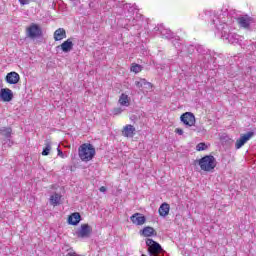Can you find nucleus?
I'll return each mask as SVG.
<instances>
[{
	"instance_id": "obj_21",
	"label": "nucleus",
	"mask_w": 256,
	"mask_h": 256,
	"mask_svg": "<svg viewBox=\"0 0 256 256\" xmlns=\"http://www.w3.org/2000/svg\"><path fill=\"white\" fill-rule=\"evenodd\" d=\"M130 71L135 74L141 73L143 71V66H141L137 63H132L131 67H130Z\"/></svg>"
},
{
	"instance_id": "obj_4",
	"label": "nucleus",
	"mask_w": 256,
	"mask_h": 256,
	"mask_svg": "<svg viewBox=\"0 0 256 256\" xmlns=\"http://www.w3.org/2000/svg\"><path fill=\"white\" fill-rule=\"evenodd\" d=\"M180 121L186 127V129H191V127H195L197 124V119L195 118V114L193 112H185L180 116Z\"/></svg>"
},
{
	"instance_id": "obj_27",
	"label": "nucleus",
	"mask_w": 256,
	"mask_h": 256,
	"mask_svg": "<svg viewBox=\"0 0 256 256\" xmlns=\"http://www.w3.org/2000/svg\"><path fill=\"white\" fill-rule=\"evenodd\" d=\"M58 156L61 157V159H65V155L63 154V151L58 149Z\"/></svg>"
},
{
	"instance_id": "obj_26",
	"label": "nucleus",
	"mask_w": 256,
	"mask_h": 256,
	"mask_svg": "<svg viewBox=\"0 0 256 256\" xmlns=\"http://www.w3.org/2000/svg\"><path fill=\"white\" fill-rule=\"evenodd\" d=\"M175 133H177V135H183L184 131L182 128H176Z\"/></svg>"
},
{
	"instance_id": "obj_6",
	"label": "nucleus",
	"mask_w": 256,
	"mask_h": 256,
	"mask_svg": "<svg viewBox=\"0 0 256 256\" xmlns=\"http://www.w3.org/2000/svg\"><path fill=\"white\" fill-rule=\"evenodd\" d=\"M130 221L133 223V225L142 226L147 223V218L145 217V215L137 212L130 217Z\"/></svg>"
},
{
	"instance_id": "obj_8",
	"label": "nucleus",
	"mask_w": 256,
	"mask_h": 256,
	"mask_svg": "<svg viewBox=\"0 0 256 256\" xmlns=\"http://www.w3.org/2000/svg\"><path fill=\"white\" fill-rule=\"evenodd\" d=\"M91 233H93V228H91L89 224H82L80 230L77 233V236L80 239H85L86 237H89Z\"/></svg>"
},
{
	"instance_id": "obj_18",
	"label": "nucleus",
	"mask_w": 256,
	"mask_h": 256,
	"mask_svg": "<svg viewBox=\"0 0 256 256\" xmlns=\"http://www.w3.org/2000/svg\"><path fill=\"white\" fill-rule=\"evenodd\" d=\"M169 211H171V206L166 202L162 203L158 209L160 217H167V215H169Z\"/></svg>"
},
{
	"instance_id": "obj_20",
	"label": "nucleus",
	"mask_w": 256,
	"mask_h": 256,
	"mask_svg": "<svg viewBox=\"0 0 256 256\" xmlns=\"http://www.w3.org/2000/svg\"><path fill=\"white\" fill-rule=\"evenodd\" d=\"M50 203L54 207H57V205H59V203H61V194L55 193L54 195H52L50 197Z\"/></svg>"
},
{
	"instance_id": "obj_3",
	"label": "nucleus",
	"mask_w": 256,
	"mask_h": 256,
	"mask_svg": "<svg viewBox=\"0 0 256 256\" xmlns=\"http://www.w3.org/2000/svg\"><path fill=\"white\" fill-rule=\"evenodd\" d=\"M146 245L148 247L147 251L150 256H159L161 253H165V250H163L161 244L151 238L146 239Z\"/></svg>"
},
{
	"instance_id": "obj_7",
	"label": "nucleus",
	"mask_w": 256,
	"mask_h": 256,
	"mask_svg": "<svg viewBox=\"0 0 256 256\" xmlns=\"http://www.w3.org/2000/svg\"><path fill=\"white\" fill-rule=\"evenodd\" d=\"M0 99L4 103H9L13 101V91L9 88H2L0 90Z\"/></svg>"
},
{
	"instance_id": "obj_15",
	"label": "nucleus",
	"mask_w": 256,
	"mask_h": 256,
	"mask_svg": "<svg viewBox=\"0 0 256 256\" xmlns=\"http://www.w3.org/2000/svg\"><path fill=\"white\" fill-rule=\"evenodd\" d=\"M63 39H67V31L65 28H58L54 32V41H63Z\"/></svg>"
},
{
	"instance_id": "obj_1",
	"label": "nucleus",
	"mask_w": 256,
	"mask_h": 256,
	"mask_svg": "<svg viewBox=\"0 0 256 256\" xmlns=\"http://www.w3.org/2000/svg\"><path fill=\"white\" fill-rule=\"evenodd\" d=\"M95 155H97V151L95 150V146L91 143H83L78 147V156L83 163L93 161Z\"/></svg>"
},
{
	"instance_id": "obj_22",
	"label": "nucleus",
	"mask_w": 256,
	"mask_h": 256,
	"mask_svg": "<svg viewBox=\"0 0 256 256\" xmlns=\"http://www.w3.org/2000/svg\"><path fill=\"white\" fill-rule=\"evenodd\" d=\"M49 153H51V142H47L45 144V147H44V149L42 151V155L44 157H47V155H49Z\"/></svg>"
},
{
	"instance_id": "obj_13",
	"label": "nucleus",
	"mask_w": 256,
	"mask_h": 256,
	"mask_svg": "<svg viewBox=\"0 0 256 256\" xmlns=\"http://www.w3.org/2000/svg\"><path fill=\"white\" fill-rule=\"evenodd\" d=\"M139 234L141 237H157V231L151 226H145Z\"/></svg>"
},
{
	"instance_id": "obj_23",
	"label": "nucleus",
	"mask_w": 256,
	"mask_h": 256,
	"mask_svg": "<svg viewBox=\"0 0 256 256\" xmlns=\"http://www.w3.org/2000/svg\"><path fill=\"white\" fill-rule=\"evenodd\" d=\"M196 150H198V151H205V150H207V144H205L203 142L197 144Z\"/></svg>"
},
{
	"instance_id": "obj_9",
	"label": "nucleus",
	"mask_w": 256,
	"mask_h": 256,
	"mask_svg": "<svg viewBox=\"0 0 256 256\" xmlns=\"http://www.w3.org/2000/svg\"><path fill=\"white\" fill-rule=\"evenodd\" d=\"M253 137V132H247L246 134H242L239 139L236 140L235 148L241 149L247 141H249Z\"/></svg>"
},
{
	"instance_id": "obj_12",
	"label": "nucleus",
	"mask_w": 256,
	"mask_h": 256,
	"mask_svg": "<svg viewBox=\"0 0 256 256\" xmlns=\"http://www.w3.org/2000/svg\"><path fill=\"white\" fill-rule=\"evenodd\" d=\"M252 21L253 18L249 17L248 15L241 16L237 19L238 25H240V27H243V29H249V27H251Z\"/></svg>"
},
{
	"instance_id": "obj_17",
	"label": "nucleus",
	"mask_w": 256,
	"mask_h": 256,
	"mask_svg": "<svg viewBox=\"0 0 256 256\" xmlns=\"http://www.w3.org/2000/svg\"><path fill=\"white\" fill-rule=\"evenodd\" d=\"M118 103L122 107H129L131 105V98H129V95L122 93L118 99Z\"/></svg>"
},
{
	"instance_id": "obj_24",
	"label": "nucleus",
	"mask_w": 256,
	"mask_h": 256,
	"mask_svg": "<svg viewBox=\"0 0 256 256\" xmlns=\"http://www.w3.org/2000/svg\"><path fill=\"white\" fill-rule=\"evenodd\" d=\"M113 113L115 115H121V113H123V109H121V108H114L113 109Z\"/></svg>"
},
{
	"instance_id": "obj_14",
	"label": "nucleus",
	"mask_w": 256,
	"mask_h": 256,
	"mask_svg": "<svg viewBox=\"0 0 256 256\" xmlns=\"http://www.w3.org/2000/svg\"><path fill=\"white\" fill-rule=\"evenodd\" d=\"M73 45V40L71 38H68L61 45L58 46V49H61L63 53H69L70 51H73Z\"/></svg>"
},
{
	"instance_id": "obj_10",
	"label": "nucleus",
	"mask_w": 256,
	"mask_h": 256,
	"mask_svg": "<svg viewBox=\"0 0 256 256\" xmlns=\"http://www.w3.org/2000/svg\"><path fill=\"white\" fill-rule=\"evenodd\" d=\"M5 81L8 85H17L21 81V76L17 72H10L6 75Z\"/></svg>"
},
{
	"instance_id": "obj_5",
	"label": "nucleus",
	"mask_w": 256,
	"mask_h": 256,
	"mask_svg": "<svg viewBox=\"0 0 256 256\" xmlns=\"http://www.w3.org/2000/svg\"><path fill=\"white\" fill-rule=\"evenodd\" d=\"M27 35L31 39H37V37H41L43 35V31L41 30V27L39 25L32 23L27 29Z\"/></svg>"
},
{
	"instance_id": "obj_28",
	"label": "nucleus",
	"mask_w": 256,
	"mask_h": 256,
	"mask_svg": "<svg viewBox=\"0 0 256 256\" xmlns=\"http://www.w3.org/2000/svg\"><path fill=\"white\" fill-rule=\"evenodd\" d=\"M99 191L101 193H105V191H107V188L105 186H102V187H100Z\"/></svg>"
},
{
	"instance_id": "obj_11",
	"label": "nucleus",
	"mask_w": 256,
	"mask_h": 256,
	"mask_svg": "<svg viewBox=\"0 0 256 256\" xmlns=\"http://www.w3.org/2000/svg\"><path fill=\"white\" fill-rule=\"evenodd\" d=\"M135 85L138 89H146V91H151V89H153V84L145 78H140L135 81Z\"/></svg>"
},
{
	"instance_id": "obj_16",
	"label": "nucleus",
	"mask_w": 256,
	"mask_h": 256,
	"mask_svg": "<svg viewBox=\"0 0 256 256\" xmlns=\"http://www.w3.org/2000/svg\"><path fill=\"white\" fill-rule=\"evenodd\" d=\"M123 137H133L135 135V127L131 124H128L122 129Z\"/></svg>"
},
{
	"instance_id": "obj_25",
	"label": "nucleus",
	"mask_w": 256,
	"mask_h": 256,
	"mask_svg": "<svg viewBox=\"0 0 256 256\" xmlns=\"http://www.w3.org/2000/svg\"><path fill=\"white\" fill-rule=\"evenodd\" d=\"M21 5H29L31 0H18Z\"/></svg>"
},
{
	"instance_id": "obj_2",
	"label": "nucleus",
	"mask_w": 256,
	"mask_h": 256,
	"mask_svg": "<svg viewBox=\"0 0 256 256\" xmlns=\"http://www.w3.org/2000/svg\"><path fill=\"white\" fill-rule=\"evenodd\" d=\"M195 165H199L201 171L206 173H213L215 167H217V159L213 155H206L194 162Z\"/></svg>"
},
{
	"instance_id": "obj_19",
	"label": "nucleus",
	"mask_w": 256,
	"mask_h": 256,
	"mask_svg": "<svg viewBox=\"0 0 256 256\" xmlns=\"http://www.w3.org/2000/svg\"><path fill=\"white\" fill-rule=\"evenodd\" d=\"M81 221V214L79 212H74L68 217L69 225H78Z\"/></svg>"
},
{
	"instance_id": "obj_29",
	"label": "nucleus",
	"mask_w": 256,
	"mask_h": 256,
	"mask_svg": "<svg viewBox=\"0 0 256 256\" xmlns=\"http://www.w3.org/2000/svg\"><path fill=\"white\" fill-rule=\"evenodd\" d=\"M7 131H8V133H11V128H8Z\"/></svg>"
}]
</instances>
